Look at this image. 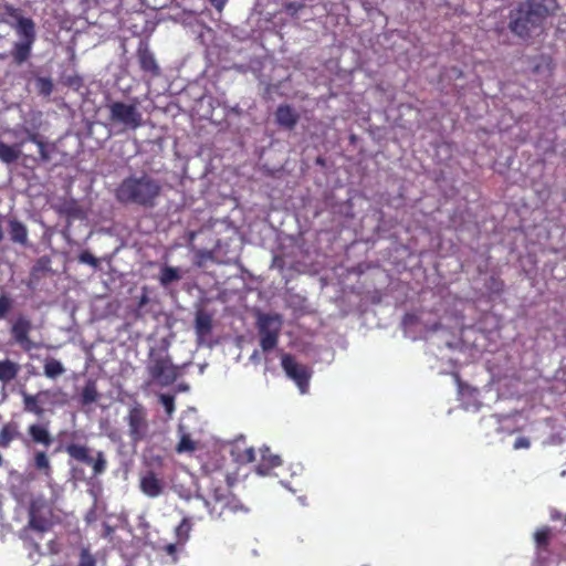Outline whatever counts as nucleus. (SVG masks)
<instances>
[{
  "mask_svg": "<svg viewBox=\"0 0 566 566\" xmlns=\"http://www.w3.org/2000/svg\"><path fill=\"white\" fill-rule=\"evenodd\" d=\"M20 437L18 424L15 422H8L0 429V448H8L10 443Z\"/></svg>",
  "mask_w": 566,
  "mask_h": 566,
  "instance_id": "b1692460",
  "label": "nucleus"
},
{
  "mask_svg": "<svg viewBox=\"0 0 566 566\" xmlns=\"http://www.w3.org/2000/svg\"><path fill=\"white\" fill-rule=\"evenodd\" d=\"M192 524L190 518L184 517L179 525L175 528L177 543L184 545L190 537Z\"/></svg>",
  "mask_w": 566,
  "mask_h": 566,
  "instance_id": "c85d7f7f",
  "label": "nucleus"
},
{
  "mask_svg": "<svg viewBox=\"0 0 566 566\" xmlns=\"http://www.w3.org/2000/svg\"><path fill=\"white\" fill-rule=\"evenodd\" d=\"M6 132L13 136L17 142L8 145L0 138L1 163L10 165L21 159L24 163L39 164L51 160L49 144L41 134L25 126L8 128Z\"/></svg>",
  "mask_w": 566,
  "mask_h": 566,
  "instance_id": "f257e3e1",
  "label": "nucleus"
},
{
  "mask_svg": "<svg viewBox=\"0 0 566 566\" xmlns=\"http://www.w3.org/2000/svg\"><path fill=\"white\" fill-rule=\"evenodd\" d=\"M77 260L80 263H83V264H88L91 265L92 268H97L98 266V260L97 258H95L90 251L87 250H84L82 251L78 256H77Z\"/></svg>",
  "mask_w": 566,
  "mask_h": 566,
  "instance_id": "c9c22d12",
  "label": "nucleus"
},
{
  "mask_svg": "<svg viewBox=\"0 0 566 566\" xmlns=\"http://www.w3.org/2000/svg\"><path fill=\"white\" fill-rule=\"evenodd\" d=\"M13 308V298L7 294H0V321L7 318L8 314Z\"/></svg>",
  "mask_w": 566,
  "mask_h": 566,
  "instance_id": "72a5a7b5",
  "label": "nucleus"
},
{
  "mask_svg": "<svg viewBox=\"0 0 566 566\" xmlns=\"http://www.w3.org/2000/svg\"><path fill=\"white\" fill-rule=\"evenodd\" d=\"M196 331L200 335H208L212 329V318L205 312H199L195 319Z\"/></svg>",
  "mask_w": 566,
  "mask_h": 566,
  "instance_id": "cd10ccee",
  "label": "nucleus"
},
{
  "mask_svg": "<svg viewBox=\"0 0 566 566\" xmlns=\"http://www.w3.org/2000/svg\"><path fill=\"white\" fill-rule=\"evenodd\" d=\"M181 275L177 268L164 266L160 271L159 282L163 286H167L170 283L180 280Z\"/></svg>",
  "mask_w": 566,
  "mask_h": 566,
  "instance_id": "7c9ffc66",
  "label": "nucleus"
},
{
  "mask_svg": "<svg viewBox=\"0 0 566 566\" xmlns=\"http://www.w3.org/2000/svg\"><path fill=\"white\" fill-rule=\"evenodd\" d=\"M256 328L260 337V346L264 353L271 352L279 344L282 321L277 314H261L258 317Z\"/></svg>",
  "mask_w": 566,
  "mask_h": 566,
  "instance_id": "1a4fd4ad",
  "label": "nucleus"
},
{
  "mask_svg": "<svg viewBox=\"0 0 566 566\" xmlns=\"http://www.w3.org/2000/svg\"><path fill=\"white\" fill-rule=\"evenodd\" d=\"M51 272V259L46 255L39 258L31 269V281H39L43 275Z\"/></svg>",
  "mask_w": 566,
  "mask_h": 566,
  "instance_id": "393cba45",
  "label": "nucleus"
},
{
  "mask_svg": "<svg viewBox=\"0 0 566 566\" xmlns=\"http://www.w3.org/2000/svg\"><path fill=\"white\" fill-rule=\"evenodd\" d=\"M33 465L38 471L42 472L46 476H50L52 473V467L45 451H36L34 453Z\"/></svg>",
  "mask_w": 566,
  "mask_h": 566,
  "instance_id": "bb28decb",
  "label": "nucleus"
},
{
  "mask_svg": "<svg viewBox=\"0 0 566 566\" xmlns=\"http://www.w3.org/2000/svg\"><path fill=\"white\" fill-rule=\"evenodd\" d=\"M515 450L518 449H528L531 447V441L526 437H518L513 444Z\"/></svg>",
  "mask_w": 566,
  "mask_h": 566,
  "instance_id": "58836bf2",
  "label": "nucleus"
},
{
  "mask_svg": "<svg viewBox=\"0 0 566 566\" xmlns=\"http://www.w3.org/2000/svg\"><path fill=\"white\" fill-rule=\"evenodd\" d=\"M259 453L260 460L255 465V472L259 475H269L273 469L282 464L281 458L277 454L272 453L269 447L261 448Z\"/></svg>",
  "mask_w": 566,
  "mask_h": 566,
  "instance_id": "dca6fc26",
  "label": "nucleus"
},
{
  "mask_svg": "<svg viewBox=\"0 0 566 566\" xmlns=\"http://www.w3.org/2000/svg\"><path fill=\"white\" fill-rule=\"evenodd\" d=\"M32 329L33 325L31 319L23 314H19L10 326V335L13 343L19 345L27 353L39 347V345L30 338Z\"/></svg>",
  "mask_w": 566,
  "mask_h": 566,
  "instance_id": "9b49d317",
  "label": "nucleus"
},
{
  "mask_svg": "<svg viewBox=\"0 0 566 566\" xmlns=\"http://www.w3.org/2000/svg\"><path fill=\"white\" fill-rule=\"evenodd\" d=\"M51 510L42 497L33 499L29 506L28 527L40 533H44L51 528L53 523L50 520Z\"/></svg>",
  "mask_w": 566,
  "mask_h": 566,
  "instance_id": "f8f14e48",
  "label": "nucleus"
},
{
  "mask_svg": "<svg viewBox=\"0 0 566 566\" xmlns=\"http://www.w3.org/2000/svg\"><path fill=\"white\" fill-rule=\"evenodd\" d=\"M8 228H9V235L10 240L13 243L20 244L22 247L29 245V239H28V228L27 226L21 222L20 220L13 218L8 221Z\"/></svg>",
  "mask_w": 566,
  "mask_h": 566,
  "instance_id": "aec40b11",
  "label": "nucleus"
},
{
  "mask_svg": "<svg viewBox=\"0 0 566 566\" xmlns=\"http://www.w3.org/2000/svg\"><path fill=\"white\" fill-rule=\"evenodd\" d=\"M213 500L216 503L220 504L221 511L228 510L230 512H238L242 509V505L228 489H214Z\"/></svg>",
  "mask_w": 566,
  "mask_h": 566,
  "instance_id": "6ab92c4d",
  "label": "nucleus"
},
{
  "mask_svg": "<svg viewBox=\"0 0 566 566\" xmlns=\"http://www.w3.org/2000/svg\"><path fill=\"white\" fill-rule=\"evenodd\" d=\"M485 286L490 292L497 294V295L504 291V282L500 277L494 276V275H492L488 280Z\"/></svg>",
  "mask_w": 566,
  "mask_h": 566,
  "instance_id": "f704fd0d",
  "label": "nucleus"
},
{
  "mask_svg": "<svg viewBox=\"0 0 566 566\" xmlns=\"http://www.w3.org/2000/svg\"><path fill=\"white\" fill-rule=\"evenodd\" d=\"M7 12L15 21L11 27L19 36V41L12 44L10 56L14 65L21 66L32 56V49L36 41L35 23L31 18L23 17L19 9L10 7Z\"/></svg>",
  "mask_w": 566,
  "mask_h": 566,
  "instance_id": "39448f33",
  "label": "nucleus"
},
{
  "mask_svg": "<svg viewBox=\"0 0 566 566\" xmlns=\"http://www.w3.org/2000/svg\"><path fill=\"white\" fill-rule=\"evenodd\" d=\"M139 488L145 495L155 499L164 493L165 483L154 471H147L140 478Z\"/></svg>",
  "mask_w": 566,
  "mask_h": 566,
  "instance_id": "2eb2a0df",
  "label": "nucleus"
},
{
  "mask_svg": "<svg viewBox=\"0 0 566 566\" xmlns=\"http://www.w3.org/2000/svg\"><path fill=\"white\" fill-rule=\"evenodd\" d=\"M196 442L191 439L189 433H184L176 446L178 453L193 452L196 450Z\"/></svg>",
  "mask_w": 566,
  "mask_h": 566,
  "instance_id": "473e14b6",
  "label": "nucleus"
},
{
  "mask_svg": "<svg viewBox=\"0 0 566 566\" xmlns=\"http://www.w3.org/2000/svg\"><path fill=\"white\" fill-rule=\"evenodd\" d=\"M76 431L70 433L72 441L62 444L59 450L64 451L69 455L70 473L76 481L86 480L85 470L81 464H85L92 469V478L104 474L107 470V459L104 451H96L92 454V449L87 443L75 441Z\"/></svg>",
  "mask_w": 566,
  "mask_h": 566,
  "instance_id": "20e7f679",
  "label": "nucleus"
},
{
  "mask_svg": "<svg viewBox=\"0 0 566 566\" xmlns=\"http://www.w3.org/2000/svg\"><path fill=\"white\" fill-rule=\"evenodd\" d=\"M28 434L33 443L41 444L44 448H49L53 443V437L49 431V422L30 424Z\"/></svg>",
  "mask_w": 566,
  "mask_h": 566,
  "instance_id": "a211bd4d",
  "label": "nucleus"
},
{
  "mask_svg": "<svg viewBox=\"0 0 566 566\" xmlns=\"http://www.w3.org/2000/svg\"><path fill=\"white\" fill-rule=\"evenodd\" d=\"M300 115L289 104H282L276 108L275 120L279 126L292 130L298 123Z\"/></svg>",
  "mask_w": 566,
  "mask_h": 566,
  "instance_id": "f3484780",
  "label": "nucleus"
},
{
  "mask_svg": "<svg viewBox=\"0 0 566 566\" xmlns=\"http://www.w3.org/2000/svg\"><path fill=\"white\" fill-rule=\"evenodd\" d=\"M161 192L158 180L143 174L142 176H128L124 178L115 189V198L122 205H136L145 209H151L157 205Z\"/></svg>",
  "mask_w": 566,
  "mask_h": 566,
  "instance_id": "7ed1b4c3",
  "label": "nucleus"
},
{
  "mask_svg": "<svg viewBox=\"0 0 566 566\" xmlns=\"http://www.w3.org/2000/svg\"><path fill=\"white\" fill-rule=\"evenodd\" d=\"M3 463V459H2V455L0 454V467L2 465Z\"/></svg>",
  "mask_w": 566,
  "mask_h": 566,
  "instance_id": "a18cd8bd",
  "label": "nucleus"
},
{
  "mask_svg": "<svg viewBox=\"0 0 566 566\" xmlns=\"http://www.w3.org/2000/svg\"><path fill=\"white\" fill-rule=\"evenodd\" d=\"M556 9V0H524L510 12L509 29L514 35L528 39Z\"/></svg>",
  "mask_w": 566,
  "mask_h": 566,
  "instance_id": "f03ea898",
  "label": "nucleus"
},
{
  "mask_svg": "<svg viewBox=\"0 0 566 566\" xmlns=\"http://www.w3.org/2000/svg\"><path fill=\"white\" fill-rule=\"evenodd\" d=\"M78 566H96V560L87 549H82Z\"/></svg>",
  "mask_w": 566,
  "mask_h": 566,
  "instance_id": "4c0bfd02",
  "label": "nucleus"
},
{
  "mask_svg": "<svg viewBox=\"0 0 566 566\" xmlns=\"http://www.w3.org/2000/svg\"><path fill=\"white\" fill-rule=\"evenodd\" d=\"M282 368L287 377L294 380L301 392L305 394L310 385V369L306 366L298 364L290 354H284L282 356Z\"/></svg>",
  "mask_w": 566,
  "mask_h": 566,
  "instance_id": "ddd939ff",
  "label": "nucleus"
},
{
  "mask_svg": "<svg viewBox=\"0 0 566 566\" xmlns=\"http://www.w3.org/2000/svg\"><path fill=\"white\" fill-rule=\"evenodd\" d=\"M98 398V392L96 388V384L93 380H88L82 389L81 392V402L82 405H91L95 402Z\"/></svg>",
  "mask_w": 566,
  "mask_h": 566,
  "instance_id": "c756f323",
  "label": "nucleus"
},
{
  "mask_svg": "<svg viewBox=\"0 0 566 566\" xmlns=\"http://www.w3.org/2000/svg\"><path fill=\"white\" fill-rule=\"evenodd\" d=\"M179 544L176 542V543H170V544H167L165 547H164V551L169 555V556H175L177 554V546Z\"/></svg>",
  "mask_w": 566,
  "mask_h": 566,
  "instance_id": "a19ab883",
  "label": "nucleus"
},
{
  "mask_svg": "<svg viewBox=\"0 0 566 566\" xmlns=\"http://www.w3.org/2000/svg\"><path fill=\"white\" fill-rule=\"evenodd\" d=\"M159 400H160L161 405L164 406L167 415L171 416L172 412L175 411L174 396L163 394V395H160Z\"/></svg>",
  "mask_w": 566,
  "mask_h": 566,
  "instance_id": "e433bc0d",
  "label": "nucleus"
},
{
  "mask_svg": "<svg viewBox=\"0 0 566 566\" xmlns=\"http://www.w3.org/2000/svg\"><path fill=\"white\" fill-rule=\"evenodd\" d=\"M59 212L66 217L69 220L83 219L85 213L82 207L78 205L76 200H67L64 201L60 208Z\"/></svg>",
  "mask_w": 566,
  "mask_h": 566,
  "instance_id": "412c9836",
  "label": "nucleus"
},
{
  "mask_svg": "<svg viewBox=\"0 0 566 566\" xmlns=\"http://www.w3.org/2000/svg\"><path fill=\"white\" fill-rule=\"evenodd\" d=\"M43 368L44 375L51 379H55L65 373L63 364L55 358L45 359Z\"/></svg>",
  "mask_w": 566,
  "mask_h": 566,
  "instance_id": "a878e982",
  "label": "nucleus"
},
{
  "mask_svg": "<svg viewBox=\"0 0 566 566\" xmlns=\"http://www.w3.org/2000/svg\"><path fill=\"white\" fill-rule=\"evenodd\" d=\"M3 57H4L3 54L0 53V60L3 59Z\"/></svg>",
  "mask_w": 566,
  "mask_h": 566,
  "instance_id": "49530a36",
  "label": "nucleus"
},
{
  "mask_svg": "<svg viewBox=\"0 0 566 566\" xmlns=\"http://www.w3.org/2000/svg\"><path fill=\"white\" fill-rule=\"evenodd\" d=\"M109 112L108 119L114 125H122L124 129L136 130L144 124L143 114L137 103H125L120 101L107 104Z\"/></svg>",
  "mask_w": 566,
  "mask_h": 566,
  "instance_id": "6e6552de",
  "label": "nucleus"
},
{
  "mask_svg": "<svg viewBox=\"0 0 566 566\" xmlns=\"http://www.w3.org/2000/svg\"><path fill=\"white\" fill-rule=\"evenodd\" d=\"M410 318H411V316H410V315H406V316H405V322L409 321Z\"/></svg>",
  "mask_w": 566,
  "mask_h": 566,
  "instance_id": "c03bdc74",
  "label": "nucleus"
},
{
  "mask_svg": "<svg viewBox=\"0 0 566 566\" xmlns=\"http://www.w3.org/2000/svg\"><path fill=\"white\" fill-rule=\"evenodd\" d=\"M243 459L247 461V462H254L256 461V454H255V451L253 448H249L244 451L243 453Z\"/></svg>",
  "mask_w": 566,
  "mask_h": 566,
  "instance_id": "ea45409f",
  "label": "nucleus"
},
{
  "mask_svg": "<svg viewBox=\"0 0 566 566\" xmlns=\"http://www.w3.org/2000/svg\"><path fill=\"white\" fill-rule=\"evenodd\" d=\"M136 57L138 61V65L144 74H146L150 78H156L160 76V66L156 60L154 52L150 50L147 41H139L136 50Z\"/></svg>",
  "mask_w": 566,
  "mask_h": 566,
  "instance_id": "4468645a",
  "label": "nucleus"
},
{
  "mask_svg": "<svg viewBox=\"0 0 566 566\" xmlns=\"http://www.w3.org/2000/svg\"><path fill=\"white\" fill-rule=\"evenodd\" d=\"M128 426V436L134 443L143 441L148 433L149 424L146 408L140 402H135L125 418Z\"/></svg>",
  "mask_w": 566,
  "mask_h": 566,
  "instance_id": "9d476101",
  "label": "nucleus"
},
{
  "mask_svg": "<svg viewBox=\"0 0 566 566\" xmlns=\"http://www.w3.org/2000/svg\"><path fill=\"white\" fill-rule=\"evenodd\" d=\"M19 371V364L10 359L0 360V381L4 384L10 382L11 380L15 379Z\"/></svg>",
  "mask_w": 566,
  "mask_h": 566,
  "instance_id": "5701e85b",
  "label": "nucleus"
},
{
  "mask_svg": "<svg viewBox=\"0 0 566 566\" xmlns=\"http://www.w3.org/2000/svg\"><path fill=\"white\" fill-rule=\"evenodd\" d=\"M148 301H149L148 296L146 294H143L138 302L139 307H143L144 305H146L148 303Z\"/></svg>",
  "mask_w": 566,
  "mask_h": 566,
  "instance_id": "37998d69",
  "label": "nucleus"
},
{
  "mask_svg": "<svg viewBox=\"0 0 566 566\" xmlns=\"http://www.w3.org/2000/svg\"><path fill=\"white\" fill-rule=\"evenodd\" d=\"M169 342L166 338L160 340L156 347H150L147 359V373L151 380L161 387L172 385L180 376L179 366L172 363L169 355Z\"/></svg>",
  "mask_w": 566,
  "mask_h": 566,
  "instance_id": "423d86ee",
  "label": "nucleus"
},
{
  "mask_svg": "<svg viewBox=\"0 0 566 566\" xmlns=\"http://www.w3.org/2000/svg\"><path fill=\"white\" fill-rule=\"evenodd\" d=\"M35 88L42 96H50L53 92L54 85L50 77H36Z\"/></svg>",
  "mask_w": 566,
  "mask_h": 566,
  "instance_id": "2f4dec72",
  "label": "nucleus"
},
{
  "mask_svg": "<svg viewBox=\"0 0 566 566\" xmlns=\"http://www.w3.org/2000/svg\"><path fill=\"white\" fill-rule=\"evenodd\" d=\"M209 1L218 12H221L228 2V0H209Z\"/></svg>",
  "mask_w": 566,
  "mask_h": 566,
  "instance_id": "79ce46f5",
  "label": "nucleus"
},
{
  "mask_svg": "<svg viewBox=\"0 0 566 566\" xmlns=\"http://www.w3.org/2000/svg\"><path fill=\"white\" fill-rule=\"evenodd\" d=\"M23 410L42 418L45 413L44 405H51L52 408L66 405V394L60 388L40 390L35 395L22 392Z\"/></svg>",
  "mask_w": 566,
  "mask_h": 566,
  "instance_id": "0eeeda50",
  "label": "nucleus"
},
{
  "mask_svg": "<svg viewBox=\"0 0 566 566\" xmlns=\"http://www.w3.org/2000/svg\"><path fill=\"white\" fill-rule=\"evenodd\" d=\"M552 530L548 526H543L534 533V541L537 554L547 553L551 544Z\"/></svg>",
  "mask_w": 566,
  "mask_h": 566,
  "instance_id": "4be33fe9",
  "label": "nucleus"
}]
</instances>
